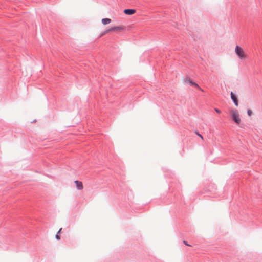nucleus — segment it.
Here are the masks:
<instances>
[{"instance_id":"f257e3e1","label":"nucleus","mask_w":262,"mask_h":262,"mask_svg":"<svg viewBox=\"0 0 262 262\" xmlns=\"http://www.w3.org/2000/svg\"><path fill=\"white\" fill-rule=\"evenodd\" d=\"M235 52L241 60H246L248 57V54L245 52L244 50L239 46L235 47Z\"/></svg>"},{"instance_id":"4468645a","label":"nucleus","mask_w":262,"mask_h":262,"mask_svg":"<svg viewBox=\"0 0 262 262\" xmlns=\"http://www.w3.org/2000/svg\"><path fill=\"white\" fill-rule=\"evenodd\" d=\"M61 230H62V228H60V229H59V230L58 231V232L57 234H59V233H60Z\"/></svg>"},{"instance_id":"1a4fd4ad","label":"nucleus","mask_w":262,"mask_h":262,"mask_svg":"<svg viewBox=\"0 0 262 262\" xmlns=\"http://www.w3.org/2000/svg\"><path fill=\"white\" fill-rule=\"evenodd\" d=\"M247 113H248V115L249 116H251L252 114V110H248V111H247Z\"/></svg>"},{"instance_id":"9d476101","label":"nucleus","mask_w":262,"mask_h":262,"mask_svg":"<svg viewBox=\"0 0 262 262\" xmlns=\"http://www.w3.org/2000/svg\"><path fill=\"white\" fill-rule=\"evenodd\" d=\"M196 134L199 136L200 137L202 140H203V137H202V136L198 132H195Z\"/></svg>"},{"instance_id":"9b49d317","label":"nucleus","mask_w":262,"mask_h":262,"mask_svg":"<svg viewBox=\"0 0 262 262\" xmlns=\"http://www.w3.org/2000/svg\"><path fill=\"white\" fill-rule=\"evenodd\" d=\"M214 110H215V111L216 113H219V114L221 113V110H219V109H217V108H215V109H214Z\"/></svg>"},{"instance_id":"20e7f679","label":"nucleus","mask_w":262,"mask_h":262,"mask_svg":"<svg viewBox=\"0 0 262 262\" xmlns=\"http://www.w3.org/2000/svg\"><path fill=\"white\" fill-rule=\"evenodd\" d=\"M185 82L189 84L190 85L198 88L201 91L204 92V90L202 89H201L196 83L192 81L190 78H186L185 80Z\"/></svg>"},{"instance_id":"423d86ee","label":"nucleus","mask_w":262,"mask_h":262,"mask_svg":"<svg viewBox=\"0 0 262 262\" xmlns=\"http://www.w3.org/2000/svg\"><path fill=\"white\" fill-rule=\"evenodd\" d=\"M135 12H136V10L135 9H127L124 10V13L125 14L128 15H133L134 13H135Z\"/></svg>"},{"instance_id":"0eeeda50","label":"nucleus","mask_w":262,"mask_h":262,"mask_svg":"<svg viewBox=\"0 0 262 262\" xmlns=\"http://www.w3.org/2000/svg\"><path fill=\"white\" fill-rule=\"evenodd\" d=\"M231 97L232 100L233 101L235 105L237 106L238 104V101L236 96L233 93V92L231 93Z\"/></svg>"},{"instance_id":"f03ea898","label":"nucleus","mask_w":262,"mask_h":262,"mask_svg":"<svg viewBox=\"0 0 262 262\" xmlns=\"http://www.w3.org/2000/svg\"><path fill=\"white\" fill-rule=\"evenodd\" d=\"M230 114L232 119L237 124H239L241 122V119L239 117V114L238 111L235 109L231 110Z\"/></svg>"},{"instance_id":"39448f33","label":"nucleus","mask_w":262,"mask_h":262,"mask_svg":"<svg viewBox=\"0 0 262 262\" xmlns=\"http://www.w3.org/2000/svg\"><path fill=\"white\" fill-rule=\"evenodd\" d=\"M75 184L76 185V187L78 190H82L83 188V184L82 182L79 181H75Z\"/></svg>"},{"instance_id":"7ed1b4c3","label":"nucleus","mask_w":262,"mask_h":262,"mask_svg":"<svg viewBox=\"0 0 262 262\" xmlns=\"http://www.w3.org/2000/svg\"><path fill=\"white\" fill-rule=\"evenodd\" d=\"M124 29H125L124 27L123 26L113 27H111L110 29L105 30L103 33H102L100 36H102L110 32H112V31H122L124 30Z\"/></svg>"},{"instance_id":"ddd939ff","label":"nucleus","mask_w":262,"mask_h":262,"mask_svg":"<svg viewBox=\"0 0 262 262\" xmlns=\"http://www.w3.org/2000/svg\"><path fill=\"white\" fill-rule=\"evenodd\" d=\"M183 242L186 245L190 246V245H188L185 241H184Z\"/></svg>"},{"instance_id":"6e6552de","label":"nucleus","mask_w":262,"mask_h":262,"mask_svg":"<svg viewBox=\"0 0 262 262\" xmlns=\"http://www.w3.org/2000/svg\"><path fill=\"white\" fill-rule=\"evenodd\" d=\"M111 21H112L111 19L110 18H103L101 20V22L103 25H108V24H110L111 23Z\"/></svg>"},{"instance_id":"f8f14e48","label":"nucleus","mask_w":262,"mask_h":262,"mask_svg":"<svg viewBox=\"0 0 262 262\" xmlns=\"http://www.w3.org/2000/svg\"><path fill=\"white\" fill-rule=\"evenodd\" d=\"M56 238L58 240L60 239V237L58 235V234L56 235Z\"/></svg>"}]
</instances>
